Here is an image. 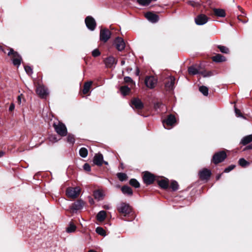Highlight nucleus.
I'll return each mask as SVG.
<instances>
[{"label":"nucleus","mask_w":252,"mask_h":252,"mask_svg":"<svg viewBox=\"0 0 252 252\" xmlns=\"http://www.w3.org/2000/svg\"><path fill=\"white\" fill-rule=\"evenodd\" d=\"M118 211L126 216L131 212V208L129 205L125 202H122L117 206Z\"/></svg>","instance_id":"f257e3e1"},{"label":"nucleus","mask_w":252,"mask_h":252,"mask_svg":"<svg viewBox=\"0 0 252 252\" xmlns=\"http://www.w3.org/2000/svg\"><path fill=\"white\" fill-rule=\"evenodd\" d=\"M226 158V154L224 151L216 153L213 156L212 161L215 164L222 162Z\"/></svg>","instance_id":"f03ea898"},{"label":"nucleus","mask_w":252,"mask_h":252,"mask_svg":"<svg viewBox=\"0 0 252 252\" xmlns=\"http://www.w3.org/2000/svg\"><path fill=\"white\" fill-rule=\"evenodd\" d=\"M8 55L13 56V59H12V63L14 65L18 66L21 64L22 60L21 56L17 52L14 51L12 48L9 49Z\"/></svg>","instance_id":"7ed1b4c3"},{"label":"nucleus","mask_w":252,"mask_h":252,"mask_svg":"<svg viewBox=\"0 0 252 252\" xmlns=\"http://www.w3.org/2000/svg\"><path fill=\"white\" fill-rule=\"evenodd\" d=\"M80 191V188L78 187L75 188L69 187L66 189V193L68 197L74 199L78 196Z\"/></svg>","instance_id":"20e7f679"},{"label":"nucleus","mask_w":252,"mask_h":252,"mask_svg":"<svg viewBox=\"0 0 252 252\" xmlns=\"http://www.w3.org/2000/svg\"><path fill=\"white\" fill-rule=\"evenodd\" d=\"M54 127L56 132L62 136H64L67 134V131L65 126L61 123L58 125L54 124Z\"/></svg>","instance_id":"39448f33"},{"label":"nucleus","mask_w":252,"mask_h":252,"mask_svg":"<svg viewBox=\"0 0 252 252\" xmlns=\"http://www.w3.org/2000/svg\"><path fill=\"white\" fill-rule=\"evenodd\" d=\"M176 122L175 117L173 115L168 116L166 119L163 121V126L166 129H170L169 126H172Z\"/></svg>","instance_id":"423d86ee"},{"label":"nucleus","mask_w":252,"mask_h":252,"mask_svg":"<svg viewBox=\"0 0 252 252\" xmlns=\"http://www.w3.org/2000/svg\"><path fill=\"white\" fill-rule=\"evenodd\" d=\"M188 72L191 75H196L199 73L201 74L203 77H206L211 75V72H199V69L194 65H191L188 68Z\"/></svg>","instance_id":"0eeeda50"},{"label":"nucleus","mask_w":252,"mask_h":252,"mask_svg":"<svg viewBox=\"0 0 252 252\" xmlns=\"http://www.w3.org/2000/svg\"><path fill=\"white\" fill-rule=\"evenodd\" d=\"M157 83V79L153 76H146L145 79V85L150 89H153Z\"/></svg>","instance_id":"6e6552de"},{"label":"nucleus","mask_w":252,"mask_h":252,"mask_svg":"<svg viewBox=\"0 0 252 252\" xmlns=\"http://www.w3.org/2000/svg\"><path fill=\"white\" fill-rule=\"evenodd\" d=\"M85 24L87 27L91 31H94L96 25L94 19L90 16H88L86 18Z\"/></svg>","instance_id":"1a4fd4ad"},{"label":"nucleus","mask_w":252,"mask_h":252,"mask_svg":"<svg viewBox=\"0 0 252 252\" xmlns=\"http://www.w3.org/2000/svg\"><path fill=\"white\" fill-rule=\"evenodd\" d=\"M111 37V32L108 29H102L100 31V40L106 42Z\"/></svg>","instance_id":"9d476101"},{"label":"nucleus","mask_w":252,"mask_h":252,"mask_svg":"<svg viewBox=\"0 0 252 252\" xmlns=\"http://www.w3.org/2000/svg\"><path fill=\"white\" fill-rule=\"evenodd\" d=\"M143 179L144 183L147 185H149L154 182L155 180V177L149 172L146 171L144 173Z\"/></svg>","instance_id":"9b49d317"},{"label":"nucleus","mask_w":252,"mask_h":252,"mask_svg":"<svg viewBox=\"0 0 252 252\" xmlns=\"http://www.w3.org/2000/svg\"><path fill=\"white\" fill-rule=\"evenodd\" d=\"M130 105L132 108L137 110L142 109L144 107L143 102L138 98H133L131 101Z\"/></svg>","instance_id":"f8f14e48"},{"label":"nucleus","mask_w":252,"mask_h":252,"mask_svg":"<svg viewBox=\"0 0 252 252\" xmlns=\"http://www.w3.org/2000/svg\"><path fill=\"white\" fill-rule=\"evenodd\" d=\"M37 94L41 98H45L48 94V89L43 86H38L36 89Z\"/></svg>","instance_id":"ddd939ff"},{"label":"nucleus","mask_w":252,"mask_h":252,"mask_svg":"<svg viewBox=\"0 0 252 252\" xmlns=\"http://www.w3.org/2000/svg\"><path fill=\"white\" fill-rule=\"evenodd\" d=\"M114 44L116 49L119 51L123 50L126 46L123 39L120 37H118L116 38L114 41Z\"/></svg>","instance_id":"4468645a"},{"label":"nucleus","mask_w":252,"mask_h":252,"mask_svg":"<svg viewBox=\"0 0 252 252\" xmlns=\"http://www.w3.org/2000/svg\"><path fill=\"white\" fill-rule=\"evenodd\" d=\"M208 17L204 14H200L195 18V22L197 25H203L208 21Z\"/></svg>","instance_id":"2eb2a0df"},{"label":"nucleus","mask_w":252,"mask_h":252,"mask_svg":"<svg viewBox=\"0 0 252 252\" xmlns=\"http://www.w3.org/2000/svg\"><path fill=\"white\" fill-rule=\"evenodd\" d=\"M211 174L212 173L210 170L207 168H204L199 171V178L202 180H207L210 177Z\"/></svg>","instance_id":"dca6fc26"},{"label":"nucleus","mask_w":252,"mask_h":252,"mask_svg":"<svg viewBox=\"0 0 252 252\" xmlns=\"http://www.w3.org/2000/svg\"><path fill=\"white\" fill-rule=\"evenodd\" d=\"M84 204L85 202L82 200L79 199L72 204L70 207V209L73 211H77L82 209Z\"/></svg>","instance_id":"f3484780"},{"label":"nucleus","mask_w":252,"mask_h":252,"mask_svg":"<svg viewBox=\"0 0 252 252\" xmlns=\"http://www.w3.org/2000/svg\"><path fill=\"white\" fill-rule=\"evenodd\" d=\"M146 18L151 22L155 23H157L158 20V16L156 14L149 12L145 14Z\"/></svg>","instance_id":"a211bd4d"},{"label":"nucleus","mask_w":252,"mask_h":252,"mask_svg":"<svg viewBox=\"0 0 252 252\" xmlns=\"http://www.w3.org/2000/svg\"><path fill=\"white\" fill-rule=\"evenodd\" d=\"M93 162L94 164L101 166L103 162V156L101 154L98 153L95 154L94 156Z\"/></svg>","instance_id":"6ab92c4d"},{"label":"nucleus","mask_w":252,"mask_h":252,"mask_svg":"<svg viewBox=\"0 0 252 252\" xmlns=\"http://www.w3.org/2000/svg\"><path fill=\"white\" fill-rule=\"evenodd\" d=\"M175 81V78L173 76H170L167 79V82L165 84V88L168 90H172L174 88Z\"/></svg>","instance_id":"aec40b11"},{"label":"nucleus","mask_w":252,"mask_h":252,"mask_svg":"<svg viewBox=\"0 0 252 252\" xmlns=\"http://www.w3.org/2000/svg\"><path fill=\"white\" fill-rule=\"evenodd\" d=\"M104 63L106 66L108 68H111L113 67L114 65L117 64V61L115 60V59L112 56L106 58Z\"/></svg>","instance_id":"412c9836"},{"label":"nucleus","mask_w":252,"mask_h":252,"mask_svg":"<svg viewBox=\"0 0 252 252\" xmlns=\"http://www.w3.org/2000/svg\"><path fill=\"white\" fill-rule=\"evenodd\" d=\"M154 108L158 112L164 111L166 110L164 105L160 102H157L154 103Z\"/></svg>","instance_id":"4be33fe9"},{"label":"nucleus","mask_w":252,"mask_h":252,"mask_svg":"<svg viewBox=\"0 0 252 252\" xmlns=\"http://www.w3.org/2000/svg\"><path fill=\"white\" fill-rule=\"evenodd\" d=\"M158 186L163 189H167L168 188L169 183L167 178H164L161 180L158 181Z\"/></svg>","instance_id":"5701e85b"},{"label":"nucleus","mask_w":252,"mask_h":252,"mask_svg":"<svg viewBox=\"0 0 252 252\" xmlns=\"http://www.w3.org/2000/svg\"><path fill=\"white\" fill-rule=\"evenodd\" d=\"M212 60L216 63H221L226 61V58L224 56L221 54H218L216 56L212 57Z\"/></svg>","instance_id":"b1692460"},{"label":"nucleus","mask_w":252,"mask_h":252,"mask_svg":"<svg viewBox=\"0 0 252 252\" xmlns=\"http://www.w3.org/2000/svg\"><path fill=\"white\" fill-rule=\"evenodd\" d=\"M106 217V213L105 211H99L96 215V220L99 222H102L104 220Z\"/></svg>","instance_id":"393cba45"},{"label":"nucleus","mask_w":252,"mask_h":252,"mask_svg":"<svg viewBox=\"0 0 252 252\" xmlns=\"http://www.w3.org/2000/svg\"><path fill=\"white\" fill-rule=\"evenodd\" d=\"M121 190L122 192L125 194H127L128 195H132L133 194V191L132 189L127 186H124L122 187L121 189Z\"/></svg>","instance_id":"a878e982"},{"label":"nucleus","mask_w":252,"mask_h":252,"mask_svg":"<svg viewBox=\"0 0 252 252\" xmlns=\"http://www.w3.org/2000/svg\"><path fill=\"white\" fill-rule=\"evenodd\" d=\"M214 12L215 14L220 17H224L225 16V12L224 10L220 8H214Z\"/></svg>","instance_id":"bb28decb"},{"label":"nucleus","mask_w":252,"mask_h":252,"mask_svg":"<svg viewBox=\"0 0 252 252\" xmlns=\"http://www.w3.org/2000/svg\"><path fill=\"white\" fill-rule=\"evenodd\" d=\"M252 141V134L249 135L247 136H246L244 137L241 141V143L243 144V145H246L248 144V143L251 142Z\"/></svg>","instance_id":"cd10ccee"},{"label":"nucleus","mask_w":252,"mask_h":252,"mask_svg":"<svg viewBox=\"0 0 252 252\" xmlns=\"http://www.w3.org/2000/svg\"><path fill=\"white\" fill-rule=\"evenodd\" d=\"M76 226L73 222H70L66 228V231L68 233H73L76 231Z\"/></svg>","instance_id":"c85d7f7f"},{"label":"nucleus","mask_w":252,"mask_h":252,"mask_svg":"<svg viewBox=\"0 0 252 252\" xmlns=\"http://www.w3.org/2000/svg\"><path fill=\"white\" fill-rule=\"evenodd\" d=\"M103 192L99 190H97L94 191V196L95 199L99 201L103 199Z\"/></svg>","instance_id":"c756f323"},{"label":"nucleus","mask_w":252,"mask_h":252,"mask_svg":"<svg viewBox=\"0 0 252 252\" xmlns=\"http://www.w3.org/2000/svg\"><path fill=\"white\" fill-rule=\"evenodd\" d=\"M120 91L123 95L126 96L129 93L130 89L126 86H123L120 88Z\"/></svg>","instance_id":"7c9ffc66"},{"label":"nucleus","mask_w":252,"mask_h":252,"mask_svg":"<svg viewBox=\"0 0 252 252\" xmlns=\"http://www.w3.org/2000/svg\"><path fill=\"white\" fill-rule=\"evenodd\" d=\"M92 84V81L87 82L84 84L83 89V93L84 94H87L89 92Z\"/></svg>","instance_id":"2f4dec72"},{"label":"nucleus","mask_w":252,"mask_h":252,"mask_svg":"<svg viewBox=\"0 0 252 252\" xmlns=\"http://www.w3.org/2000/svg\"><path fill=\"white\" fill-rule=\"evenodd\" d=\"M88 155V150L86 148L82 147L79 150V155L81 157L85 158L87 157Z\"/></svg>","instance_id":"473e14b6"},{"label":"nucleus","mask_w":252,"mask_h":252,"mask_svg":"<svg viewBox=\"0 0 252 252\" xmlns=\"http://www.w3.org/2000/svg\"><path fill=\"white\" fill-rule=\"evenodd\" d=\"M199 91L205 96L208 95V88L204 86H201L199 88Z\"/></svg>","instance_id":"72a5a7b5"},{"label":"nucleus","mask_w":252,"mask_h":252,"mask_svg":"<svg viewBox=\"0 0 252 252\" xmlns=\"http://www.w3.org/2000/svg\"><path fill=\"white\" fill-rule=\"evenodd\" d=\"M129 184L132 187L138 188L140 187V184L135 179H131L129 181Z\"/></svg>","instance_id":"f704fd0d"},{"label":"nucleus","mask_w":252,"mask_h":252,"mask_svg":"<svg viewBox=\"0 0 252 252\" xmlns=\"http://www.w3.org/2000/svg\"><path fill=\"white\" fill-rule=\"evenodd\" d=\"M139 4L142 6H147L152 2V0H137Z\"/></svg>","instance_id":"c9c22d12"},{"label":"nucleus","mask_w":252,"mask_h":252,"mask_svg":"<svg viewBox=\"0 0 252 252\" xmlns=\"http://www.w3.org/2000/svg\"><path fill=\"white\" fill-rule=\"evenodd\" d=\"M96 232L102 236H106V232L104 230L103 228H102L101 227H97L95 229Z\"/></svg>","instance_id":"e433bc0d"},{"label":"nucleus","mask_w":252,"mask_h":252,"mask_svg":"<svg viewBox=\"0 0 252 252\" xmlns=\"http://www.w3.org/2000/svg\"><path fill=\"white\" fill-rule=\"evenodd\" d=\"M218 48L220 49V51L222 53L228 54L229 52V49L224 46L218 45Z\"/></svg>","instance_id":"4c0bfd02"},{"label":"nucleus","mask_w":252,"mask_h":252,"mask_svg":"<svg viewBox=\"0 0 252 252\" xmlns=\"http://www.w3.org/2000/svg\"><path fill=\"white\" fill-rule=\"evenodd\" d=\"M117 176L118 179L122 182L125 181L127 178V175L124 173H118Z\"/></svg>","instance_id":"58836bf2"},{"label":"nucleus","mask_w":252,"mask_h":252,"mask_svg":"<svg viewBox=\"0 0 252 252\" xmlns=\"http://www.w3.org/2000/svg\"><path fill=\"white\" fill-rule=\"evenodd\" d=\"M239 164L242 167H246L249 165L250 163L245 160L244 158H241L239 160Z\"/></svg>","instance_id":"ea45409f"},{"label":"nucleus","mask_w":252,"mask_h":252,"mask_svg":"<svg viewBox=\"0 0 252 252\" xmlns=\"http://www.w3.org/2000/svg\"><path fill=\"white\" fill-rule=\"evenodd\" d=\"M179 185L178 183L175 181H173L171 183L170 188L173 191H176L178 189Z\"/></svg>","instance_id":"a19ab883"},{"label":"nucleus","mask_w":252,"mask_h":252,"mask_svg":"<svg viewBox=\"0 0 252 252\" xmlns=\"http://www.w3.org/2000/svg\"><path fill=\"white\" fill-rule=\"evenodd\" d=\"M67 141L70 144H73L75 142L74 135L71 134H69L67 137Z\"/></svg>","instance_id":"79ce46f5"},{"label":"nucleus","mask_w":252,"mask_h":252,"mask_svg":"<svg viewBox=\"0 0 252 252\" xmlns=\"http://www.w3.org/2000/svg\"><path fill=\"white\" fill-rule=\"evenodd\" d=\"M25 70L27 73L29 75H31L32 73V69L31 66H25Z\"/></svg>","instance_id":"37998d69"},{"label":"nucleus","mask_w":252,"mask_h":252,"mask_svg":"<svg viewBox=\"0 0 252 252\" xmlns=\"http://www.w3.org/2000/svg\"><path fill=\"white\" fill-rule=\"evenodd\" d=\"M100 55V52L98 49H95L92 51V56L94 57H96Z\"/></svg>","instance_id":"c03bdc74"},{"label":"nucleus","mask_w":252,"mask_h":252,"mask_svg":"<svg viewBox=\"0 0 252 252\" xmlns=\"http://www.w3.org/2000/svg\"><path fill=\"white\" fill-rule=\"evenodd\" d=\"M235 167V165H231L230 166H229L228 167H227V168H226L224 170V172H226V173H228L229 172H230V171H231L232 170H233Z\"/></svg>","instance_id":"a18cd8bd"},{"label":"nucleus","mask_w":252,"mask_h":252,"mask_svg":"<svg viewBox=\"0 0 252 252\" xmlns=\"http://www.w3.org/2000/svg\"><path fill=\"white\" fill-rule=\"evenodd\" d=\"M83 168L86 171H90L91 170V168L89 164L88 163H86L83 165Z\"/></svg>","instance_id":"49530a36"},{"label":"nucleus","mask_w":252,"mask_h":252,"mask_svg":"<svg viewBox=\"0 0 252 252\" xmlns=\"http://www.w3.org/2000/svg\"><path fill=\"white\" fill-rule=\"evenodd\" d=\"M235 114L237 116V117H242V118H244L241 113V111L239 109L236 108H235Z\"/></svg>","instance_id":"de8ad7c7"},{"label":"nucleus","mask_w":252,"mask_h":252,"mask_svg":"<svg viewBox=\"0 0 252 252\" xmlns=\"http://www.w3.org/2000/svg\"><path fill=\"white\" fill-rule=\"evenodd\" d=\"M124 81L126 83H131V82L132 83L133 82L132 79L130 77H128V76L125 77L124 78Z\"/></svg>","instance_id":"09e8293b"},{"label":"nucleus","mask_w":252,"mask_h":252,"mask_svg":"<svg viewBox=\"0 0 252 252\" xmlns=\"http://www.w3.org/2000/svg\"><path fill=\"white\" fill-rule=\"evenodd\" d=\"M14 108H15V105L14 104V103H11L9 106V111H12L14 109Z\"/></svg>","instance_id":"8fccbe9b"},{"label":"nucleus","mask_w":252,"mask_h":252,"mask_svg":"<svg viewBox=\"0 0 252 252\" xmlns=\"http://www.w3.org/2000/svg\"><path fill=\"white\" fill-rule=\"evenodd\" d=\"M140 74V70L138 68H136V72H135V75L136 76H139Z\"/></svg>","instance_id":"3c124183"},{"label":"nucleus","mask_w":252,"mask_h":252,"mask_svg":"<svg viewBox=\"0 0 252 252\" xmlns=\"http://www.w3.org/2000/svg\"><path fill=\"white\" fill-rule=\"evenodd\" d=\"M247 149H252V143L246 147Z\"/></svg>","instance_id":"603ef678"},{"label":"nucleus","mask_w":252,"mask_h":252,"mask_svg":"<svg viewBox=\"0 0 252 252\" xmlns=\"http://www.w3.org/2000/svg\"><path fill=\"white\" fill-rule=\"evenodd\" d=\"M221 176V174H219V175H217V176H216V179H217V180H219V179H220V178Z\"/></svg>","instance_id":"864d4df0"},{"label":"nucleus","mask_w":252,"mask_h":252,"mask_svg":"<svg viewBox=\"0 0 252 252\" xmlns=\"http://www.w3.org/2000/svg\"><path fill=\"white\" fill-rule=\"evenodd\" d=\"M121 65H124L125 64V60H122L121 62Z\"/></svg>","instance_id":"5fc2aeb1"},{"label":"nucleus","mask_w":252,"mask_h":252,"mask_svg":"<svg viewBox=\"0 0 252 252\" xmlns=\"http://www.w3.org/2000/svg\"><path fill=\"white\" fill-rule=\"evenodd\" d=\"M4 155V152L2 151H0V158L2 157Z\"/></svg>","instance_id":"6e6d98bb"},{"label":"nucleus","mask_w":252,"mask_h":252,"mask_svg":"<svg viewBox=\"0 0 252 252\" xmlns=\"http://www.w3.org/2000/svg\"><path fill=\"white\" fill-rule=\"evenodd\" d=\"M193 3H194V2L192 1H189L188 2V3L190 4V5H193Z\"/></svg>","instance_id":"4d7b16f0"},{"label":"nucleus","mask_w":252,"mask_h":252,"mask_svg":"<svg viewBox=\"0 0 252 252\" xmlns=\"http://www.w3.org/2000/svg\"><path fill=\"white\" fill-rule=\"evenodd\" d=\"M0 50H1L2 51H3L4 53H5V51L4 50V49H3V47L0 46Z\"/></svg>","instance_id":"13d9d810"},{"label":"nucleus","mask_w":252,"mask_h":252,"mask_svg":"<svg viewBox=\"0 0 252 252\" xmlns=\"http://www.w3.org/2000/svg\"><path fill=\"white\" fill-rule=\"evenodd\" d=\"M18 100L19 102V103L21 102V97H20V96H18Z\"/></svg>","instance_id":"bf43d9fd"},{"label":"nucleus","mask_w":252,"mask_h":252,"mask_svg":"<svg viewBox=\"0 0 252 252\" xmlns=\"http://www.w3.org/2000/svg\"><path fill=\"white\" fill-rule=\"evenodd\" d=\"M89 252H96L94 250H89Z\"/></svg>","instance_id":"052dcab7"},{"label":"nucleus","mask_w":252,"mask_h":252,"mask_svg":"<svg viewBox=\"0 0 252 252\" xmlns=\"http://www.w3.org/2000/svg\"><path fill=\"white\" fill-rule=\"evenodd\" d=\"M103 163H104L106 165H107L108 164L107 161H104V160H103Z\"/></svg>","instance_id":"680f3d73"},{"label":"nucleus","mask_w":252,"mask_h":252,"mask_svg":"<svg viewBox=\"0 0 252 252\" xmlns=\"http://www.w3.org/2000/svg\"><path fill=\"white\" fill-rule=\"evenodd\" d=\"M238 7L240 9L241 11L242 10V8L240 6H238Z\"/></svg>","instance_id":"e2e57ef3"},{"label":"nucleus","mask_w":252,"mask_h":252,"mask_svg":"<svg viewBox=\"0 0 252 252\" xmlns=\"http://www.w3.org/2000/svg\"><path fill=\"white\" fill-rule=\"evenodd\" d=\"M242 22H243L244 23H246V22H247V21H242Z\"/></svg>","instance_id":"0e129e2a"},{"label":"nucleus","mask_w":252,"mask_h":252,"mask_svg":"<svg viewBox=\"0 0 252 252\" xmlns=\"http://www.w3.org/2000/svg\"><path fill=\"white\" fill-rule=\"evenodd\" d=\"M90 202L91 203H92V202H93V200H92V201L90 200Z\"/></svg>","instance_id":"69168bd1"},{"label":"nucleus","mask_w":252,"mask_h":252,"mask_svg":"<svg viewBox=\"0 0 252 252\" xmlns=\"http://www.w3.org/2000/svg\"><path fill=\"white\" fill-rule=\"evenodd\" d=\"M90 202L91 203H92V202H93V200H92V201L90 200Z\"/></svg>","instance_id":"338daca9"},{"label":"nucleus","mask_w":252,"mask_h":252,"mask_svg":"<svg viewBox=\"0 0 252 252\" xmlns=\"http://www.w3.org/2000/svg\"><path fill=\"white\" fill-rule=\"evenodd\" d=\"M54 139H55L56 141H57V140H56V138H55Z\"/></svg>","instance_id":"774afa93"}]
</instances>
